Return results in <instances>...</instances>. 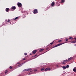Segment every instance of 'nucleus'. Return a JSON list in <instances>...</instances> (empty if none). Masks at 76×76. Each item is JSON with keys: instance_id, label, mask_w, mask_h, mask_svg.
<instances>
[{"instance_id": "nucleus-1", "label": "nucleus", "mask_w": 76, "mask_h": 76, "mask_svg": "<svg viewBox=\"0 0 76 76\" xmlns=\"http://www.w3.org/2000/svg\"><path fill=\"white\" fill-rule=\"evenodd\" d=\"M26 71H30V72H31V69H24L23 72H26Z\"/></svg>"}, {"instance_id": "nucleus-2", "label": "nucleus", "mask_w": 76, "mask_h": 76, "mask_svg": "<svg viewBox=\"0 0 76 76\" xmlns=\"http://www.w3.org/2000/svg\"><path fill=\"white\" fill-rule=\"evenodd\" d=\"M17 5L19 7H21L22 6V4L20 2L18 3Z\"/></svg>"}, {"instance_id": "nucleus-3", "label": "nucleus", "mask_w": 76, "mask_h": 76, "mask_svg": "<svg viewBox=\"0 0 76 76\" xmlns=\"http://www.w3.org/2000/svg\"><path fill=\"white\" fill-rule=\"evenodd\" d=\"M64 43H59L58 44V45H56L54 46V48L55 47H58V46H60V45H62V44H63Z\"/></svg>"}, {"instance_id": "nucleus-4", "label": "nucleus", "mask_w": 76, "mask_h": 76, "mask_svg": "<svg viewBox=\"0 0 76 76\" xmlns=\"http://www.w3.org/2000/svg\"><path fill=\"white\" fill-rule=\"evenodd\" d=\"M34 14H36L37 13H38V10H37V9H35V10H34Z\"/></svg>"}, {"instance_id": "nucleus-5", "label": "nucleus", "mask_w": 76, "mask_h": 76, "mask_svg": "<svg viewBox=\"0 0 76 76\" xmlns=\"http://www.w3.org/2000/svg\"><path fill=\"white\" fill-rule=\"evenodd\" d=\"M67 61H68V60H67L66 59L65 60H64L63 61V62L62 63V64H65V62H67Z\"/></svg>"}, {"instance_id": "nucleus-6", "label": "nucleus", "mask_w": 76, "mask_h": 76, "mask_svg": "<svg viewBox=\"0 0 76 76\" xmlns=\"http://www.w3.org/2000/svg\"><path fill=\"white\" fill-rule=\"evenodd\" d=\"M16 9V7L15 6H12V7L11 8V10H12H12H15Z\"/></svg>"}, {"instance_id": "nucleus-7", "label": "nucleus", "mask_w": 76, "mask_h": 76, "mask_svg": "<svg viewBox=\"0 0 76 76\" xmlns=\"http://www.w3.org/2000/svg\"><path fill=\"white\" fill-rule=\"evenodd\" d=\"M37 50H34V51H33L32 52V53L33 54H35L36 53H37Z\"/></svg>"}, {"instance_id": "nucleus-8", "label": "nucleus", "mask_w": 76, "mask_h": 76, "mask_svg": "<svg viewBox=\"0 0 76 76\" xmlns=\"http://www.w3.org/2000/svg\"><path fill=\"white\" fill-rule=\"evenodd\" d=\"M73 71H74V72H76V67H75L73 69Z\"/></svg>"}, {"instance_id": "nucleus-9", "label": "nucleus", "mask_w": 76, "mask_h": 76, "mask_svg": "<svg viewBox=\"0 0 76 76\" xmlns=\"http://www.w3.org/2000/svg\"><path fill=\"white\" fill-rule=\"evenodd\" d=\"M6 12H9V8H7L6 9Z\"/></svg>"}, {"instance_id": "nucleus-10", "label": "nucleus", "mask_w": 76, "mask_h": 76, "mask_svg": "<svg viewBox=\"0 0 76 76\" xmlns=\"http://www.w3.org/2000/svg\"><path fill=\"white\" fill-rule=\"evenodd\" d=\"M23 64H24V63H22V64H21L19 65L18 66V67H20L21 66H22V65H23Z\"/></svg>"}, {"instance_id": "nucleus-11", "label": "nucleus", "mask_w": 76, "mask_h": 76, "mask_svg": "<svg viewBox=\"0 0 76 76\" xmlns=\"http://www.w3.org/2000/svg\"><path fill=\"white\" fill-rule=\"evenodd\" d=\"M73 58L72 57H70V58H68V61H70V60H71Z\"/></svg>"}, {"instance_id": "nucleus-12", "label": "nucleus", "mask_w": 76, "mask_h": 76, "mask_svg": "<svg viewBox=\"0 0 76 76\" xmlns=\"http://www.w3.org/2000/svg\"><path fill=\"white\" fill-rule=\"evenodd\" d=\"M5 22H10V20H9V19H8V21L7 20H6Z\"/></svg>"}, {"instance_id": "nucleus-13", "label": "nucleus", "mask_w": 76, "mask_h": 76, "mask_svg": "<svg viewBox=\"0 0 76 76\" xmlns=\"http://www.w3.org/2000/svg\"><path fill=\"white\" fill-rule=\"evenodd\" d=\"M62 68L63 69H66V67L64 66H62Z\"/></svg>"}, {"instance_id": "nucleus-14", "label": "nucleus", "mask_w": 76, "mask_h": 76, "mask_svg": "<svg viewBox=\"0 0 76 76\" xmlns=\"http://www.w3.org/2000/svg\"><path fill=\"white\" fill-rule=\"evenodd\" d=\"M54 5V2H52L51 4V6L53 7Z\"/></svg>"}, {"instance_id": "nucleus-15", "label": "nucleus", "mask_w": 76, "mask_h": 76, "mask_svg": "<svg viewBox=\"0 0 76 76\" xmlns=\"http://www.w3.org/2000/svg\"><path fill=\"white\" fill-rule=\"evenodd\" d=\"M44 70V68H42L41 69V72L42 71V70Z\"/></svg>"}, {"instance_id": "nucleus-16", "label": "nucleus", "mask_w": 76, "mask_h": 76, "mask_svg": "<svg viewBox=\"0 0 76 76\" xmlns=\"http://www.w3.org/2000/svg\"><path fill=\"white\" fill-rule=\"evenodd\" d=\"M43 50L44 49H41L39 50V51H40V52H41V51H43Z\"/></svg>"}, {"instance_id": "nucleus-17", "label": "nucleus", "mask_w": 76, "mask_h": 76, "mask_svg": "<svg viewBox=\"0 0 76 76\" xmlns=\"http://www.w3.org/2000/svg\"><path fill=\"white\" fill-rule=\"evenodd\" d=\"M75 42H76V40L74 41H73L72 42V43H75Z\"/></svg>"}, {"instance_id": "nucleus-18", "label": "nucleus", "mask_w": 76, "mask_h": 76, "mask_svg": "<svg viewBox=\"0 0 76 76\" xmlns=\"http://www.w3.org/2000/svg\"><path fill=\"white\" fill-rule=\"evenodd\" d=\"M18 17H16V18H15L14 19L15 20H16V19H18Z\"/></svg>"}, {"instance_id": "nucleus-19", "label": "nucleus", "mask_w": 76, "mask_h": 76, "mask_svg": "<svg viewBox=\"0 0 76 76\" xmlns=\"http://www.w3.org/2000/svg\"><path fill=\"white\" fill-rule=\"evenodd\" d=\"M48 70V68H46V69H45V72H46V71H47V70Z\"/></svg>"}, {"instance_id": "nucleus-20", "label": "nucleus", "mask_w": 76, "mask_h": 76, "mask_svg": "<svg viewBox=\"0 0 76 76\" xmlns=\"http://www.w3.org/2000/svg\"><path fill=\"white\" fill-rule=\"evenodd\" d=\"M34 72H37V69H35L34 70Z\"/></svg>"}, {"instance_id": "nucleus-21", "label": "nucleus", "mask_w": 76, "mask_h": 76, "mask_svg": "<svg viewBox=\"0 0 76 76\" xmlns=\"http://www.w3.org/2000/svg\"><path fill=\"white\" fill-rule=\"evenodd\" d=\"M69 39H73V38L72 37H69Z\"/></svg>"}, {"instance_id": "nucleus-22", "label": "nucleus", "mask_w": 76, "mask_h": 76, "mask_svg": "<svg viewBox=\"0 0 76 76\" xmlns=\"http://www.w3.org/2000/svg\"><path fill=\"white\" fill-rule=\"evenodd\" d=\"M61 2H62V3H64V0H61Z\"/></svg>"}, {"instance_id": "nucleus-23", "label": "nucleus", "mask_w": 76, "mask_h": 76, "mask_svg": "<svg viewBox=\"0 0 76 76\" xmlns=\"http://www.w3.org/2000/svg\"><path fill=\"white\" fill-rule=\"evenodd\" d=\"M66 68H69V65H67L66 66Z\"/></svg>"}, {"instance_id": "nucleus-24", "label": "nucleus", "mask_w": 76, "mask_h": 76, "mask_svg": "<svg viewBox=\"0 0 76 76\" xmlns=\"http://www.w3.org/2000/svg\"><path fill=\"white\" fill-rule=\"evenodd\" d=\"M54 41H53L52 43H50V44H51V45H52V44H53V43H54Z\"/></svg>"}, {"instance_id": "nucleus-25", "label": "nucleus", "mask_w": 76, "mask_h": 76, "mask_svg": "<svg viewBox=\"0 0 76 76\" xmlns=\"http://www.w3.org/2000/svg\"><path fill=\"white\" fill-rule=\"evenodd\" d=\"M61 41H62V40H60L58 41V42H61Z\"/></svg>"}, {"instance_id": "nucleus-26", "label": "nucleus", "mask_w": 76, "mask_h": 76, "mask_svg": "<svg viewBox=\"0 0 76 76\" xmlns=\"http://www.w3.org/2000/svg\"><path fill=\"white\" fill-rule=\"evenodd\" d=\"M7 73V70L5 72V74H6V73Z\"/></svg>"}, {"instance_id": "nucleus-27", "label": "nucleus", "mask_w": 76, "mask_h": 76, "mask_svg": "<svg viewBox=\"0 0 76 76\" xmlns=\"http://www.w3.org/2000/svg\"><path fill=\"white\" fill-rule=\"evenodd\" d=\"M10 69H12V67L11 66H10Z\"/></svg>"}, {"instance_id": "nucleus-28", "label": "nucleus", "mask_w": 76, "mask_h": 76, "mask_svg": "<svg viewBox=\"0 0 76 76\" xmlns=\"http://www.w3.org/2000/svg\"><path fill=\"white\" fill-rule=\"evenodd\" d=\"M24 55L25 56H26V55H27V53H24Z\"/></svg>"}, {"instance_id": "nucleus-29", "label": "nucleus", "mask_w": 76, "mask_h": 76, "mask_svg": "<svg viewBox=\"0 0 76 76\" xmlns=\"http://www.w3.org/2000/svg\"><path fill=\"white\" fill-rule=\"evenodd\" d=\"M22 59H23V60H25V58H23Z\"/></svg>"}, {"instance_id": "nucleus-30", "label": "nucleus", "mask_w": 76, "mask_h": 76, "mask_svg": "<svg viewBox=\"0 0 76 76\" xmlns=\"http://www.w3.org/2000/svg\"><path fill=\"white\" fill-rule=\"evenodd\" d=\"M48 70L50 71V70H51V69H50V68H48Z\"/></svg>"}, {"instance_id": "nucleus-31", "label": "nucleus", "mask_w": 76, "mask_h": 76, "mask_svg": "<svg viewBox=\"0 0 76 76\" xmlns=\"http://www.w3.org/2000/svg\"><path fill=\"white\" fill-rule=\"evenodd\" d=\"M65 40H66V41H68V39H67L66 38V39H65Z\"/></svg>"}, {"instance_id": "nucleus-32", "label": "nucleus", "mask_w": 76, "mask_h": 76, "mask_svg": "<svg viewBox=\"0 0 76 76\" xmlns=\"http://www.w3.org/2000/svg\"><path fill=\"white\" fill-rule=\"evenodd\" d=\"M37 56V55H35L34 56V57H36Z\"/></svg>"}, {"instance_id": "nucleus-33", "label": "nucleus", "mask_w": 76, "mask_h": 76, "mask_svg": "<svg viewBox=\"0 0 76 76\" xmlns=\"http://www.w3.org/2000/svg\"><path fill=\"white\" fill-rule=\"evenodd\" d=\"M20 63H19V62H18L17 63V64H20Z\"/></svg>"}, {"instance_id": "nucleus-34", "label": "nucleus", "mask_w": 76, "mask_h": 76, "mask_svg": "<svg viewBox=\"0 0 76 76\" xmlns=\"http://www.w3.org/2000/svg\"><path fill=\"white\" fill-rule=\"evenodd\" d=\"M75 46V47H76V44L74 45Z\"/></svg>"}, {"instance_id": "nucleus-35", "label": "nucleus", "mask_w": 76, "mask_h": 76, "mask_svg": "<svg viewBox=\"0 0 76 76\" xmlns=\"http://www.w3.org/2000/svg\"><path fill=\"white\" fill-rule=\"evenodd\" d=\"M33 73V74H35L36 73Z\"/></svg>"}, {"instance_id": "nucleus-36", "label": "nucleus", "mask_w": 76, "mask_h": 76, "mask_svg": "<svg viewBox=\"0 0 76 76\" xmlns=\"http://www.w3.org/2000/svg\"><path fill=\"white\" fill-rule=\"evenodd\" d=\"M31 75V73L28 74V75Z\"/></svg>"}, {"instance_id": "nucleus-37", "label": "nucleus", "mask_w": 76, "mask_h": 76, "mask_svg": "<svg viewBox=\"0 0 76 76\" xmlns=\"http://www.w3.org/2000/svg\"><path fill=\"white\" fill-rule=\"evenodd\" d=\"M74 39H75L76 40V38H75Z\"/></svg>"}, {"instance_id": "nucleus-38", "label": "nucleus", "mask_w": 76, "mask_h": 76, "mask_svg": "<svg viewBox=\"0 0 76 76\" xmlns=\"http://www.w3.org/2000/svg\"><path fill=\"white\" fill-rule=\"evenodd\" d=\"M46 50H48V48H46Z\"/></svg>"}, {"instance_id": "nucleus-39", "label": "nucleus", "mask_w": 76, "mask_h": 76, "mask_svg": "<svg viewBox=\"0 0 76 76\" xmlns=\"http://www.w3.org/2000/svg\"><path fill=\"white\" fill-rule=\"evenodd\" d=\"M56 66H57V67H58V65H57Z\"/></svg>"}, {"instance_id": "nucleus-40", "label": "nucleus", "mask_w": 76, "mask_h": 76, "mask_svg": "<svg viewBox=\"0 0 76 76\" xmlns=\"http://www.w3.org/2000/svg\"><path fill=\"white\" fill-rule=\"evenodd\" d=\"M10 24H11V23L10 22Z\"/></svg>"}, {"instance_id": "nucleus-41", "label": "nucleus", "mask_w": 76, "mask_h": 76, "mask_svg": "<svg viewBox=\"0 0 76 76\" xmlns=\"http://www.w3.org/2000/svg\"><path fill=\"white\" fill-rule=\"evenodd\" d=\"M30 55H31V54H30Z\"/></svg>"}]
</instances>
